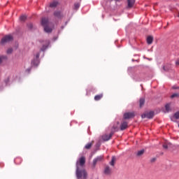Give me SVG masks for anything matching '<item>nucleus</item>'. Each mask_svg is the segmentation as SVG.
Segmentation results:
<instances>
[{"mask_svg": "<svg viewBox=\"0 0 179 179\" xmlns=\"http://www.w3.org/2000/svg\"><path fill=\"white\" fill-rule=\"evenodd\" d=\"M76 176L78 178H82V177L84 179L87 178V172L85 169L80 170L79 164H77Z\"/></svg>", "mask_w": 179, "mask_h": 179, "instance_id": "obj_1", "label": "nucleus"}, {"mask_svg": "<svg viewBox=\"0 0 179 179\" xmlns=\"http://www.w3.org/2000/svg\"><path fill=\"white\" fill-rule=\"evenodd\" d=\"M13 40V36H12L11 35H7L3 38H2L1 41V44L2 45H5V44H7V43H10V41H12Z\"/></svg>", "mask_w": 179, "mask_h": 179, "instance_id": "obj_2", "label": "nucleus"}, {"mask_svg": "<svg viewBox=\"0 0 179 179\" xmlns=\"http://www.w3.org/2000/svg\"><path fill=\"white\" fill-rule=\"evenodd\" d=\"M103 159H104V156L103 155L98 156L96 158L94 159L93 160L94 167H96V164H97V163L100 162H103Z\"/></svg>", "mask_w": 179, "mask_h": 179, "instance_id": "obj_3", "label": "nucleus"}, {"mask_svg": "<svg viewBox=\"0 0 179 179\" xmlns=\"http://www.w3.org/2000/svg\"><path fill=\"white\" fill-rule=\"evenodd\" d=\"M85 163H86V158L85 157H81L79 159V162H77L76 169H78V166H80L81 167H83Z\"/></svg>", "mask_w": 179, "mask_h": 179, "instance_id": "obj_4", "label": "nucleus"}, {"mask_svg": "<svg viewBox=\"0 0 179 179\" xmlns=\"http://www.w3.org/2000/svg\"><path fill=\"white\" fill-rule=\"evenodd\" d=\"M153 117H155V112L153 111H150L149 113H144L141 115L142 118H153Z\"/></svg>", "mask_w": 179, "mask_h": 179, "instance_id": "obj_5", "label": "nucleus"}, {"mask_svg": "<svg viewBox=\"0 0 179 179\" xmlns=\"http://www.w3.org/2000/svg\"><path fill=\"white\" fill-rule=\"evenodd\" d=\"M113 135H114V131H111L109 135L108 134L103 135L102 136V139L105 142L107 141H110L111 139V138L113 137Z\"/></svg>", "mask_w": 179, "mask_h": 179, "instance_id": "obj_6", "label": "nucleus"}, {"mask_svg": "<svg viewBox=\"0 0 179 179\" xmlns=\"http://www.w3.org/2000/svg\"><path fill=\"white\" fill-rule=\"evenodd\" d=\"M135 117V113L129 112L124 114V120H129V118H134Z\"/></svg>", "mask_w": 179, "mask_h": 179, "instance_id": "obj_7", "label": "nucleus"}, {"mask_svg": "<svg viewBox=\"0 0 179 179\" xmlns=\"http://www.w3.org/2000/svg\"><path fill=\"white\" fill-rule=\"evenodd\" d=\"M127 128H128V122H122L120 125V130L124 131V129H127Z\"/></svg>", "mask_w": 179, "mask_h": 179, "instance_id": "obj_8", "label": "nucleus"}, {"mask_svg": "<svg viewBox=\"0 0 179 179\" xmlns=\"http://www.w3.org/2000/svg\"><path fill=\"white\" fill-rule=\"evenodd\" d=\"M41 24L45 27V26H48V18L43 17L41 20Z\"/></svg>", "mask_w": 179, "mask_h": 179, "instance_id": "obj_9", "label": "nucleus"}, {"mask_svg": "<svg viewBox=\"0 0 179 179\" xmlns=\"http://www.w3.org/2000/svg\"><path fill=\"white\" fill-rule=\"evenodd\" d=\"M111 173V169H110V166H106L104 169V174H106V176L110 175Z\"/></svg>", "mask_w": 179, "mask_h": 179, "instance_id": "obj_10", "label": "nucleus"}, {"mask_svg": "<svg viewBox=\"0 0 179 179\" xmlns=\"http://www.w3.org/2000/svg\"><path fill=\"white\" fill-rule=\"evenodd\" d=\"M128 8H132L135 5V0H127Z\"/></svg>", "mask_w": 179, "mask_h": 179, "instance_id": "obj_11", "label": "nucleus"}, {"mask_svg": "<svg viewBox=\"0 0 179 179\" xmlns=\"http://www.w3.org/2000/svg\"><path fill=\"white\" fill-rule=\"evenodd\" d=\"M38 64H40V62L37 59H34L31 61V64L34 65V66H38Z\"/></svg>", "mask_w": 179, "mask_h": 179, "instance_id": "obj_12", "label": "nucleus"}, {"mask_svg": "<svg viewBox=\"0 0 179 179\" xmlns=\"http://www.w3.org/2000/svg\"><path fill=\"white\" fill-rule=\"evenodd\" d=\"M101 99H103V94H100L94 96L95 101H99V100H101Z\"/></svg>", "mask_w": 179, "mask_h": 179, "instance_id": "obj_13", "label": "nucleus"}, {"mask_svg": "<svg viewBox=\"0 0 179 179\" xmlns=\"http://www.w3.org/2000/svg\"><path fill=\"white\" fill-rule=\"evenodd\" d=\"M152 43H153V36H149L147 37V43L150 45Z\"/></svg>", "mask_w": 179, "mask_h": 179, "instance_id": "obj_14", "label": "nucleus"}, {"mask_svg": "<svg viewBox=\"0 0 179 179\" xmlns=\"http://www.w3.org/2000/svg\"><path fill=\"white\" fill-rule=\"evenodd\" d=\"M44 30L46 33H51L52 31V29L50 28L48 25L44 27Z\"/></svg>", "mask_w": 179, "mask_h": 179, "instance_id": "obj_15", "label": "nucleus"}, {"mask_svg": "<svg viewBox=\"0 0 179 179\" xmlns=\"http://www.w3.org/2000/svg\"><path fill=\"white\" fill-rule=\"evenodd\" d=\"M163 69L164 71H170V69H171V64H166L164 66Z\"/></svg>", "mask_w": 179, "mask_h": 179, "instance_id": "obj_16", "label": "nucleus"}, {"mask_svg": "<svg viewBox=\"0 0 179 179\" xmlns=\"http://www.w3.org/2000/svg\"><path fill=\"white\" fill-rule=\"evenodd\" d=\"M93 143H94V141H92L91 143H88L85 146V149L89 150L92 146H93Z\"/></svg>", "mask_w": 179, "mask_h": 179, "instance_id": "obj_17", "label": "nucleus"}, {"mask_svg": "<svg viewBox=\"0 0 179 179\" xmlns=\"http://www.w3.org/2000/svg\"><path fill=\"white\" fill-rule=\"evenodd\" d=\"M144 104H145V99L143 98L140 99V101H139L140 108H141V107H143Z\"/></svg>", "mask_w": 179, "mask_h": 179, "instance_id": "obj_18", "label": "nucleus"}, {"mask_svg": "<svg viewBox=\"0 0 179 179\" xmlns=\"http://www.w3.org/2000/svg\"><path fill=\"white\" fill-rule=\"evenodd\" d=\"M143 153H145V150H141L137 152L136 156H138V157H141V156H142Z\"/></svg>", "mask_w": 179, "mask_h": 179, "instance_id": "obj_19", "label": "nucleus"}, {"mask_svg": "<svg viewBox=\"0 0 179 179\" xmlns=\"http://www.w3.org/2000/svg\"><path fill=\"white\" fill-rule=\"evenodd\" d=\"M54 15H55L56 17H59V18L62 17V14H61V12H59V11L55 12V13H54Z\"/></svg>", "mask_w": 179, "mask_h": 179, "instance_id": "obj_20", "label": "nucleus"}, {"mask_svg": "<svg viewBox=\"0 0 179 179\" xmlns=\"http://www.w3.org/2000/svg\"><path fill=\"white\" fill-rule=\"evenodd\" d=\"M58 5V1H53L50 3V8H55Z\"/></svg>", "mask_w": 179, "mask_h": 179, "instance_id": "obj_21", "label": "nucleus"}, {"mask_svg": "<svg viewBox=\"0 0 179 179\" xmlns=\"http://www.w3.org/2000/svg\"><path fill=\"white\" fill-rule=\"evenodd\" d=\"M170 145H171V143H164L163 144L164 149H166V150H167L169 149V146H170Z\"/></svg>", "mask_w": 179, "mask_h": 179, "instance_id": "obj_22", "label": "nucleus"}, {"mask_svg": "<svg viewBox=\"0 0 179 179\" xmlns=\"http://www.w3.org/2000/svg\"><path fill=\"white\" fill-rule=\"evenodd\" d=\"M115 160H116L115 157H113L112 159H111V161L110 162V166H114V164L115 163Z\"/></svg>", "mask_w": 179, "mask_h": 179, "instance_id": "obj_23", "label": "nucleus"}, {"mask_svg": "<svg viewBox=\"0 0 179 179\" xmlns=\"http://www.w3.org/2000/svg\"><path fill=\"white\" fill-rule=\"evenodd\" d=\"M165 108H166V113H169V111H170L171 108H170V104L167 103L165 106Z\"/></svg>", "mask_w": 179, "mask_h": 179, "instance_id": "obj_24", "label": "nucleus"}, {"mask_svg": "<svg viewBox=\"0 0 179 179\" xmlns=\"http://www.w3.org/2000/svg\"><path fill=\"white\" fill-rule=\"evenodd\" d=\"M21 22H24V20H26V19H27V17H26V15H22L20 17Z\"/></svg>", "mask_w": 179, "mask_h": 179, "instance_id": "obj_25", "label": "nucleus"}, {"mask_svg": "<svg viewBox=\"0 0 179 179\" xmlns=\"http://www.w3.org/2000/svg\"><path fill=\"white\" fill-rule=\"evenodd\" d=\"M175 97H179V94L178 93H175V94H173L171 96V99H175Z\"/></svg>", "mask_w": 179, "mask_h": 179, "instance_id": "obj_26", "label": "nucleus"}, {"mask_svg": "<svg viewBox=\"0 0 179 179\" xmlns=\"http://www.w3.org/2000/svg\"><path fill=\"white\" fill-rule=\"evenodd\" d=\"M80 6V4H79V3H76L74 4V8L75 9H79V7Z\"/></svg>", "mask_w": 179, "mask_h": 179, "instance_id": "obj_27", "label": "nucleus"}, {"mask_svg": "<svg viewBox=\"0 0 179 179\" xmlns=\"http://www.w3.org/2000/svg\"><path fill=\"white\" fill-rule=\"evenodd\" d=\"M174 117H175L176 120H178V118H179V112H176V113L174 114Z\"/></svg>", "mask_w": 179, "mask_h": 179, "instance_id": "obj_28", "label": "nucleus"}, {"mask_svg": "<svg viewBox=\"0 0 179 179\" xmlns=\"http://www.w3.org/2000/svg\"><path fill=\"white\" fill-rule=\"evenodd\" d=\"M12 52H13V49H12V48H9L7 50V54H12Z\"/></svg>", "mask_w": 179, "mask_h": 179, "instance_id": "obj_29", "label": "nucleus"}, {"mask_svg": "<svg viewBox=\"0 0 179 179\" xmlns=\"http://www.w3.org/2000/svg\"><path fill=\"white\" fill-rule=\"evenodd\" d=\"M27 27H28V29H31L33 27V24L32 23H29L27 24Z\"/></svg>", "mask_w": 179, "mask_h": 179, "instance_id": "obj_30", "label": "nucleus"}, {"mask_svg": "<svg viewBox=\"0 0 179 179\" xmlns=\"http://www.w3.org/2000/svg\"><path fill=\"white\" fill-rule=\"evenodd\" d=\"M38 58H40V52H38L36 55V59H38Z\"/></svg>", "mask_w": 179, "mask_h": 179, "instance_id": "obj_31", "label": "nucleus"}, {"mask_svg": "<svg viewBox=\"0 0 179 179\" xmlns=\"http://www.w3.org/2000/svg\"><path fill=\"white\" fill-rule=\"evenodd\" d=\"M45 50H47V45H43L41 48V51H44Z\"/></svg>", "mask_w": 179, "mask_h": 179, "instance_id": "obj_32", "label": "nucleus"}, {"mask_svg": "<svg viewBox=\"0 0 179 179\" xmlns=\"http://www.w3.org/2000/svg\"><path fill=\"white\" fill-rule=\"evenodd\" d=\"M113 129H114V131H117L118 129V127L117 126H113Z\"/></svg>", "mask_w": 179, "mask_h": 179, "instance_id": "obj_33", "label": "nucleus"}, {"mask_svg": "<svg viewBox=\"0 0 179 179\" xmlns=\"http://www.w3.org/2000/svg\"><path fill=\"white\" fill-rule=\"evenodd\" d=\"M176 65H179V59L176 60Z\"/></svg>", "mask_w": 179, "mask_h": 179, "instance_id": "obj_34", "label": "nucleus"}, {"mask_svg": "<svg viewBox=\"0 0 179 179\" xmlns=\"http://www.w3.org/2000/svg\"><path fill=\"white\" fill-rule=\"evenodd\" d=\"M155 160H156V158L152 159H151L152 163H153V162H155Z\"/></svg>", "mask_w": 179, "mask_h": 179, "instance_id": "obj_35", "label": "nucleus"}, {"mask_svg": "<svg viewBox=\"0 0 179 179\" xmlns=\"http://www.w3.org/2000/svg\"><path fill=\"white\" fill-rule=\"evenodd\" d=\"M0 64H2V58L0 57Z\"/></svg>", "mask_w": 179, "mask_h": 179, "instance_id": "obj_36", "label": "nucleus"}, {"mask_svg": "<svg viewBox=\"0 0 179 179\" xmlns=\"http://www.w3.org/2000/svg\"><path fill=\"white\" fill-rule=\"evenodd\" d=\"M172 88L173 89H178V87H173Z\"/></svg>", "mask_w": 179, "mask_h": 179, "instance_id": "obj_37", "label": "nucleus"}, {"mask_svg": "<svg viewBox=\"0 0 179 179\" xmlns=\"http://www.w3.org/2000/svg\"><path fill=\"white\" fill-rule=\"evenodd\" d=\"M115 1H116L117 2H118V1H120V0H115Z\"/></svg>", "mask_w": 179, "mask_h": 179, "instance_id": "obj_38", "label": "nucleus"}, {"mask_svg": "<svg viewBox=\"0 0 179 179\" xmlns=\"http://www.w3.org/2000/svg\"><path fill=\"white\" fill-rule=\"evenodd\" d=\"M178 17H179V12H178Z\"/></svg>", "mask_w": 179, "mask_h": 179, "instance_id": "obj_39", "label": "nucleus"}, {"mask_svg": "<svg viewBox=\"0 0 179 179\" xmlns=\"http://www.w3.org/2000/svg\"><path fill=\"white\" fill-rule=\"evenodd\" d=\"M16 160H17V159H15V162H16Z\"/></svg>", "mask_w": 179, "mask_h": 179, "instance_id": "obj_40", "label": "nucleus"}]
</instances>
